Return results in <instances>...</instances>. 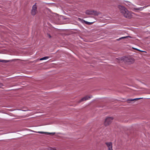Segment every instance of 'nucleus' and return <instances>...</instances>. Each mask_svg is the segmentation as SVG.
<instances>
[{"label": "nucleus", "mask_w": 150, "mask_h": 150, "mask_svg": "<svg viewBox=\"0 0 150 150\" xmlns=\"http://www.w3.org/2000/svg\"><path fill=\"white\" fill-rule=\"evenodd\" d=\"M118 7L120 13L125 18H131L133 17V14H134V13L132 12L129 11L125 7L119 5Z\"/></svg>", "instance_id": "nucleus-1"}, {"label": "nucleus", "mask_w": 150, "mask_h": 150, "mask_svg": "<svg viewBox=\"0 0 150 150\" xmlns=\"http://www.w3.org/2000/svg\"><path fill=\"white\" fill-rule=\"evenodd\" d=\"M114 118L112 117H108L105 118L104 122V125L105 126L109 125L112 122Z\"/></svg>", "instance_id": "nucleus-2"}, {"label": "nucleus", "mask_w": 150, "mask_h": 150, "mask_svg": "<svg viewBox=\"0 0 150 150\" xmlns=\"http://www.w3.org/2000/svg\"><path fill=\"white\" fill-rule=\"evenodd\" d=\"M38 13L37 6L35 3L32 7L31 11V14L33 16H35Z\"/></svg>", "instance_id": "nucleus-3"}, {"label": "nucleus", "mask_w": 150, "mask_h": 150, "mask_svg": "<svg viewBox=\"0 0 150 150\" xmlns=\"http://www.w3.org/2000/svg\"><path fill=\"white\" fill-rule=\"evenodd\" d=\"M105 144L108 147L107 150H113L112 145L111 142H106Z\"/></svg>", "instance_id": "nucleus-4"}, {"label": "nucleus", "mask_w": 150, "mask_h": 150, "mask_svg": "<svg viewBox=\"0 0 150 150\" xmlns=\"http://www.w3.org/2000/svg\"><path fill=\"white\" fill-rule=\"evenodd\" d=\"M92 96H86L84 97H83L82 98H81L80 100L79 101V102H81L83 101H86L87 100H89L92 97Z\"/></svg>", "instance_id": "nucleus-5"}, {"label": "nucleus", "mask_w": 150, "mask_h": 150, "mask_svg": "<svg viewBox=\"0 0 150 150\" xmlns=\"http://www.w3.org/2000/svg\"><path fill=\"white\" fill-rule=\"evenodd\" d=\"M49 58H50V57L48 56L45 57L40 58V60H46V59H49Z\"/></svg>", "instance_id": "nucleus-6"}, {"label": "nucleus", "mask_w": 150, "mask_h": 150, "mask_svg": "<svg viewBox=\"0 0 150 150\" xmlns=\"http://www.w3.org/2000/svg\"><path fill=\"white\" fill-rule=\"evenodd\" d=\"M132 38V37L129 36H126L123 37H121V39H122L127 38Z\"/></svg>", "instance_id": "nucleus-7"}, {"label": "nucleus", "mask_w": 150, "mask_h": 150, "mask_svg": "<svg viewBox=\"0 0 150 150\" xmlns=\"http://www.w3.org/2000/svg\"><path fill=\"white\" fill-rule=\"evenodd\" d=\"M33 132H37L38 133H39V134H46V133H47V132H36L34 131H33Z\"/></svg>", "instance_id": "nucleus-8"}, {"label": "nucleus", "mask_w": 150, "mask_h": 150, "mask_svg": "<svg viewBox=\"0 0 150 150\" xmlns=\"http://www.w3.org/2000/svg\"><path fill=\"white\" fill-rule=\"evenodd\" d=\"M0 62H4V63H6L8 62V60H0Z\"/></svg>", "instance_id": "nucleus-9"}, {"label": "nucleus", "mask_w": 150, "mask_h": 150, "mask_svg": "<svg viewBox=\"0 0 150 150\" xmlns=\"http://www.w3.org/2000/svg\"><path fill=\"white\" fill-rule=\"evenodd\" d=\"M142 98H135V99H131L130 100L131 101H133V100H138V99H142Z\"/></svg>", "instance_id": "nucleus-10"}, {"label": "nucleus", "mask_w": 150, "mask_h": 150, "mask_svg": "<svg viewBox=\"0 0 150 150\" xmlns=\"http://www.w3.org/2000/svg\"><path fill=\"white\" fill-rule=\"evenodd\" d=\"M46 134H51L52 135H53L55 134V132H52V133H49L47 132Z\"/></svg>", "instance_id": "nucleus-11"}, {"label": "nucleus", "mask_w": 150, "mask_h": 150, "mask_svg": "<svg viewBox=\"0 0 150 150\" xmlns=\"http://www.w3.org/2000/svg\"><path fill=\"white\" fill-rule=\"evenodd\" d=\"M3 86H4L3 84L2 83H0V88H1Z\"/></svg>", "instance_id": "nucleus-12"}, {"label": "nucleus", "mask_w": 150, "mask_h": 150, "mask_svg": "<svg viewBox=\"0 0 150 150\" xmlns=\"http://www.w3.org/2000/svg\"><path fill=\"white\" fill-rule=\"evenodd\" d=\"M50 150H56V149L55 148H51L50 149Z\"/></svg>", "instance_id": "nucleus-13"}, {"label": "nucleus", "mask_w": 150, "mask_h": 150, "mask_svg": "<svg viewBox=\"0 0 150 150\" xmlns=\"http://www.w3.org/2000/svg\"><path fill=\"white\" fill-rule=\"evenodd\" d=\"M134 9L136 10H140V8H134Z\"/></svg>", "instance_id": "nucleus-14"}, {"label": "nucleus", "mask_w": 150, "mask_h": 150, "mask_svg": "<svg viewBox=\"0 0 150 150\" xmlns=\"http://www.w3.org/2000/svg\"><path fill=\"white\" fill-rule=\"evenodd\" d=\"M133 48L134 49H135L136 50H138L139 51H140V50H138V49H137L136 48L133 47Z\"/></svg>", "instance_id": "nucleus-15"}, {"label": "nucleus", "mask_w": 150, "mask_h": 150, "mask_svg": "<svg viewBox=\"0 0 150 150\" xmlns=\"http://www.w3.org/2000/svg\"><path fill=\"white\" fill-rule=\"evenodd\" d=\"M121 39V38H119V39H117V40H120Z\"/></svg>", "instance_id": "nucleus-16"}, {"label": "nucleus", "mask_w": 150, "mask_h": 150, "mask_svg": "<svg viewBox=\"0 0 150 150\" xmlns=\"http://www.w3.org/2000/svg\"><path fill=\"white\" fill-rule=\"evenodd\" d=\"M88 23H87L88 24H91L89 23H89V22H88Z\"/></svg>", "instance_id": "nucleus-17"}, {"label": "nucleus", "mask_w": 150, "mask_h": 150, "mask_svg": "<svg viewBox=\"0 0 150 150\" xmlns=\"http://www.w3.org/2000/svg\"><path fill=\"white\" fill-rule=\"evenodd\" d=\"M86 13H87V14H90V13H87V11L86 12Z\"/></svg>", "instance_id": "nucleus-18"}]
</instances>
